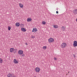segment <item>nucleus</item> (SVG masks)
<instances>
[{
    "label": "nucleus",
    "instance_id": "10",
    "mask_svg": "<svg viewBox=\"0 0 77 77\" xmlns=\"http://www.w3.org/2000/svg\"><path fill=\"white\" fill-rule=\"evenodd\" d=\"M21 31H22V32H25L26 31V29L24 28H21Z\"/></svg>",
    "mask_w": 77,
    "mask_h": 77
},
{
    "label": "nucleus",
    "instance_id": "17",
    "mask_svg": "<svg viewBox=\"0 0 77 77\" xmlns=\"http://www.w3.org/2000/svg\"><path fill=\"white\" fill-rule=\"evenodd\" d=\"M42 48L43 50H45V49H47V46H44Z\"/></svg>",
    "mask_w": 77,
    "mask_h": 77
},
{
    "label": "nucleus",
    "instance_id": "5",
    "mask_svg": "<svg viewBox=\"0 0 77 77\" xmlns=\"http://www.w3.org/2000/svg\"><path fill=\"white\" fill-rule=\"evenodd\" d=\"M40 70V68L39 67H37L35 68V71L36 72H39Z\"/></svg>",
    "mask_w": 77,
    "mask_h": 77
},
{
    "label": "nucleus",
    "instance_id": "14",
    "mask_svg": "<svg viewBox=\"0 0 77 77\" xmlns=\"http://www.w3.org/2000/svg\"><path fill=\"white\" fill-rule=\"evenodd\" d=\"M53 27L55 29H57V28H58V26L57 25H53Z\"/></svg>",
    "mask_w": 77,
    "mask_h": 77
},
{
    "label": "nucleus",
    "instance_id": "25",
    "mask_svg": "<svg viewBox=\"0 0 77 77\" xmlns=\"http://www.w3.org/2000/svg\"><path fill=\"white\" fill-rule=\"evenodd\" d=\"M56 14H58V11H57L56 12Z\"/></svg>",
    "mask_w": 77,
    "mask_h": 77
},
{
    "label": "nucleus",
    "instance_id": "20",
    "mask_svg": "<svg viewBox=\"0 0 77 77\" xmlns=\"http://www.w3.org/2000/svg\"><path fill=\"white\" fill-rule=\"evenodd\" d=\"M11 29V28L10 26H8V30H10Z\"/></svg>",
    "mask_w": 77,
    "mask_h": 77
},
{
    "label": "nucleus",
    "instance_id": "2",
    "mask_svg": "<svg viewBox=\"0 0 77 77\" xmlns=\"http://www.w3.org/2000/svg\"><path fill=\"white\" fill-rule=\"evenodd\" d=\"M67 46V44L65 42L62 43L60 45V47L62 48H65Z\"/></svg>",
    "mask_w": 77,
    "mask_h": 77
},
{
    "label": "nucleus",
    "instance_id": "15",
    "mask_svg": "<svg viewBox=\"0 0 77 77\" xmlns=\"http://www.w3.org/2000/svg\"><path fill=\"white\" fill-rule=\"evenodd\" d=\"M32 21V19L31 18H28L27 19V21L28 22H30Z\"/></svg>",
    "mask_w": 77,
    "mask_h": 77
},
{
    "label": "nucleus",
    "instance_id": "26",
    "mask_svg": "<svg viewBox=\"0 0 77 77\" xmlns=\"http://www.w3.org/2000/svg\"><path fill=\"white\" fill-rule=\"evenodd\" d=\"M25 44L26 45H27V43H25Z\"/></svg>",
    "mask_w": 77,
    "mask_h": 77
},
{
    "label": "nucleus",
    "instance_id": "24",
    "mask_svg": "<svg viewBox=\"0 0 77 77\" xmlns=\"http://www.w3.org/2000/svg\"><path fill=\"white\" fill-rule=\"evenodd\" d=\"M56 59H57L56 58H54V60H56Z\"/></svg>",
    "mask_w": 77,
    "mask_h": 77
},
{
    "label": "nucleus",
    "instance_id": "8",
    "mask_svg": "<svg viewBox=\"0 0 77 77\" xmlns=\"http://www.w3.org/2000/svg\"><path fill=\"white\" fill-rule=\"evenodd\" d=\"M37 29H36V28H35L33 29L32 32H34V33H35V32H37Z\"/></svg>",
    "mask_w": 77,
    "mask_h": 77
},
{
    "label": "nucleus",
    "instance_id": "13",
    "mask_svg": "<svg viewBox=\"0 0 77 77\" xmlns=\"http://www.w3.org/2000/svg\"><path fill=\"white\" fill-rule=\"evenodd\" d=\"M8 77H12V75L11 73H9L7 75Z\"/></svg>",
    "mask_w": 77,
    "mask_h": 77
},
{
    "label": "nucleus",
    "instance_id": "1",
    "mask_svg": "<svg viewBox=\"0 0 77 77\" xmlns=\"http://www.w3.org/2000/svg\"><path fill=\"white\" fill-rule=\"evenodd\" d=\"M18 54H20V57H24L25 56L24 54L23 53V51L22 50H20L18 51Z\"/></svg>",
    "mask_w": 77,
    "mask_h": 77
},
{
    "label": "nucleus",
    "instance_id": "19",
    "mask_svg": "<svg viewBox=\"0 0 77 77\" xmlns=\"http://www.w3.org/2000/svg\"><path fill=\"white\" fill-rule=\"evenodd\" d=\"M3 63V60L2 58H0V63Z\"/></svg>",
    "mask_w": 77,
    "mask_h": 77
},
{
    "label": "nucleus",
    "instance_id": "21",
    "mask_svg": "<svg viewBox=\"0 0 77 77\" xmlns=\"http://www.w3.org/2000/svg\"><path fill=\"white\" fill-rule=\"evenodd\" d=\"M31 38H35V36H31Z\"/></svg>",
    "mask_w": 77,
    "mask_h": 77
},
{
    "label": "nucleus",
    "instance_id": "22",
    "mask_svg": "<svg viewBox=\"0 0 77 77\" xmlns=\"http://www.w3.org/2000/svg\"><path fill=\"white\" fill-rule=\"evenodd\" d=\"M12 77H17L15 75H14L13 76H12Z\"/></svg>",
    "mask_w": 77,
    "mask_h": 77
},
{
    "label": "nucleus",
    "instance_id": "4",
    "mask_svg": "<svg viewBox=\"0 0 77 77\" xmlns=\"http://www.w3.org/2000/svg\"><path fill=\"white\" fill-rule=\"evenodd\" d=\"M54 41V39L53 38H51L48 39V42L49 43H51Z\"/></svg>",
    "mask_w": 77,
    "mask_h": 77
},
{
    "label": "nucleus",
    "instance_id": "23",
    "mask_svg": "<svg viewBox=\"0 0 77 77\" xmlns=\"http://www.w3.org/2000/svg\"><path fill=\"white\" fill-rule=\"evenodd\" d=\"M73 56H74V57H75V55H74Z\"/></svg>",
    "mask_w": 77,
    "mask_h": 77
},
{
    "label": "nucleus",
    "instance_id": "18",
    "mask_svg": "<svg viewBox=\"0 0 77 77\" xmlns=\"http://www.w3.org/2000/svg\"><path fill=\"white\" fill-rule=\"evenodd\" d=\"M42 23L43 25H45L46 24V23L44 21H42Z\"/></svg>",
    "mask_w": 77,
    "mask_h": 77
},
{
    "label": "nucleus",
    "instance_id": "3",
    "mask_svg": "<svg viewBox=\"0 0 77 77\" xmlns=\"http://www.w3.org/2000/svg\"><path fill=\"white\" fill-rule=\"evenodd\" d=\"M15 50V52H14V53H16V52L17 51V49H15L14 50V48H11L10 49V53H12Z\"/></svg>",
    "mask_w": 77,
    "mask_h": 77
},
{
    "label": "nucleus",
    "instance_id": "12",
    "mask_svg": "<svg viewBox=\"0 0 77 77\" xmlns=\"http://www.w3.org/2000/svg\"><path fill=\"white\" fill-rule=\"evenodd\" d=\"M73 12L75 14H77V9H75L73 10Z\"/></svg>",
    "mask_w": 77,
    "mask_h": 77
},
{
    "label": "nucleus",
    "instance_id": "7",
    "mask_svg": "<svg viewBox=\"0 0 77 77\" xmlns=\"http://www.w3.org/2000/svg\"><path fill=\"white\" fill-rule=\"evenodd\" d=\"M13 62L15 64H18V61L16 60V59H14V60Z\"/></svg>",
    "mask_w": 77,
    "mask_h": 77
},
{
    "label": "nucleus",
    "instance_id": "9",
    "mask_svg": "<svg viewBox=\"0 0 77 77\" xmlns=\"http://www.w3.org/2000/svg\"><path fill=\"white\" fill-rule=\"evenodd\" d=\"M19 7H20V8H23L24 5H23V4L21 3H19Z\"/></svg>",
    "mask_w": 77,
    "mask_h": 77
},
{
    "label": "nucleus",
    "instance_id": "27",
    "mask_svg": "<svg viewBox=\"0 0 77 77\" xmlns=\"http://www.w3.org/2000/svg\"><path fill=\"white\" fill-rule=\"evenodd\" d=\"M76 22H77V18L76 19Z\"/></svg>",
    "mask_w": 77,
    "mask_h": 77
},
{
    "label": "nucleus",
    "instance_id": "11",
    "mask_svg": "<svg viewBox=\"0 0 77 77\" xmlns=\"http://www.w3.org/2000/svg\"><path fill=\"white\" fill-rule=\"evenodd\" d=\"M61 29L62 31H65V27L63 26H62L61 28Z\"/></svg>",
    "mask_w": 77,
    "mask_h": 77
},
{
    "label": "nucleus",
    "instance_id": "6",
    "mask_svg": "<svg viewBox=\"0 0 77 77\" xmlns=\"http://www.w3.org/2000/svg\"><path fill=\"white\" fill-rule=\"evenodd\" d=\"M73 45L74 47H77V41H75L73 42Z\"/></svg>",
    "mask_w": 77,
    "mask_h": 77
},
{
    "label": "nucleus",
    "instance_id": "16",
    "mask_svg": "<svg viewBox=\"0 0 77 77\" xmlns=\"http://www.w3.org/2000/svg\"><path fill=\"white\" fill-rule=\"evenodd\" d=\"M20 23H16V27H19L20 26Z\"/></svg>",
    "mask_w": 77,
    "mask_h": 77
}]
</instances>
